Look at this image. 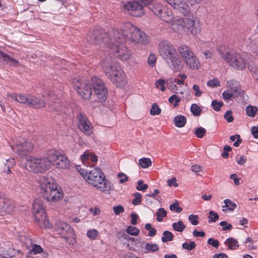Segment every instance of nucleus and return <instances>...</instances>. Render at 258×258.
<instances>
[{
    "label": "nucleus",
    "instance_id": "f257e3e1",
    "mask_svg": "<svg viewBox=\"0 0 258 258\" xmlns=\"http://www.w3.org/2000/svg\"><path fill=\"white\" fill-rule=\"evenodd\" d=\"M106 35L103 30H97L90 31L87 36V39L90 43L95 45L100 44L102 42H104L112 49L116 57L122 61L128 60L131 56V53L123 44L125 41H121L120 38L115 39V31L111 38Z\"/></svg>",
    "mask_w": 258,
    "mask_h": 258
},
{
    "label": "nucleus",
    "instance_id": "f03ea898",
    "mask_svg": "<svg viewBox=\"0 0 258 258\" xmlns=\"http://www.w3.org/2000/svg\"><path fill=\"white\" fill-rule=\"evenodd\" d=\"M75 85L80 95L84 99L88 100L92 95V87H93L94 95L101 101L106 99L107 91L104 87L103 81L94 77L90 81L84 79L77 80L75 82Z\"/></svg>",
    "mask_w": 258,
    "mask_h": 258
},
{
    "label": "nucleus",
    "instance_id": "7ed1b4c3",
    "mask_svg": "<svg viewBox=\"0 0 258 258\" xmlns=\"http://www.w3.org/2000/svg\"><path fill=\"white\" fill-rule=\"evenodd\" d=\"M77 169L88 184L96 187L100 191L108 194L113 190L112 183L105 179L100 169L94 168L89 171H85L79 166Z\"/></svg>",
    "mask_w": 258,
    "mask_h": 258
},
{
    "label": "nucleus",
    "instance_id": "20e7f679",
    "mask_svg": "<svg viewBox=\"0 0 258 258\" xmlns=\"http://www.w3.org/2000/svg\"><path fill=\"white\" fill-rule=\"evenodd\" d=\"M39 183L41 193L47 201L55 203L62 199L63 192L52 178L41 177Z\"/></svg>",
    "mask_w": 258,
    "mask_h": 258
},
{
    "label": "nucleus",
    "instance_id": "39448f33",
    "mask_svg": "<svg viewBox=\"0 0 258 258\" xmlns=\"http://www.w3.org/2000/svg\"><path fill=\"white\" fill-rule=\"evenodd\" d=\"M103 72L112 82L119 87L124 85L126 82L125 74L120 67L115 64L111 57H107L100 62Z\"/></svg>",
    "mask_w": 258,
    "mask_h": 258
},
{
    "label": "nucleus",
    "instance_id": "423d86ee",
    "mask_svg": "<svg viewBox=\"0 0 258 258\" xmlns=\"http://www.w3.org/2000/svg\"><path fill=\"white\" fill-rule=\"evenodd\" d=\"M159 52L170 68L175 71L182 69L183 66L181 60L170 42L167 41H161L159 44Z\"/></svg>",
    "mask_w": 258,
    "mask_h": 258
},
{
    "label": "nucleus",
    "instance_id": "0eeeda50",
    "mask_svg": "<svg viewBox=\"0 0 258 258\" xmlns=\"http://www.w3.org/2000/svg\"><path fill=\"white\" fill-rule=\"evenodd\" d=\"M115 38H120L121 41H125L127 39L132 42L142 44L148 42L147 37L145 33L136 26L127 24L123 30L115 31Z\"/></svg>",
    "mask_w": 258,
    "mask_h": 258
},
{
    "label": "nucleus",
    "instance_id": "6e6552de",
    "mask_svg": "<svg viewBox=\"0 0 258 258\" xmlns=\"http://www.w3.org/2000/svg\"><path fill=\"white\" fill-rule=\"evenodd\" d=\"M153 3V0H136L132 2L122 1L120 7L124 12L128 13L130 15L140 17L145 13V7L152 10Z\"/></svg>",
    "mask_w": 258,
    "mask_h": 258
},
{
    "label": "nucleus",
    "instance_id": "1a4fd4ad",
    "mask_svg": "<svg viewBox=\"0 0 258 258\" xmlns=\"http://www.w3.org/2000/svg\"><path fill=\"white\" fill-rule=\"evenodd\" d=\"M172 30L179 36L187 35L189 31L192 34L200 32L201 29L195 25L194 18H184L175 20L171 25Z\"/></svg>",
    "mask_w": 258,
    "mask_h": 258
},
{
    "label": "nucleus",
    "instance_id": "9d476101",
    "mask_svg": "<svg viewBox=\"0 0 258 258\" xmlns=\"http://www.w3.org/2000/svg\"><path fill=\"white\" fill-rule=\"evenodd\" d=\"M9 96L17 102L35 109L44 108L46 105L44 100L30 94H11Z\"/></svg>",
    "mask_w": 258,
    "mask_h": 258
},
{
    "label": "nucleus",
    "instance_id": "9b49d317",
    "mask_svg": "<svg viewBox=\"0 0 258 258\" xmlns=\"http://www.w3.org/2000/svg\"><path fill=\"white\" fill-rule=\"evenodd\" d=\"M178 52L188 69L195 70L200 68V62L189 46L182 45L178 47Z\"/></svg>",
    "mask_w": 258,
    "mask_h": 258
},
{
    "label": "nucleus",
    "instance_id": "f8f14e48",
    "mask_svg": "<svg viewBox=\"0 0 258 258\" xmlns=\"http://www.w3.org/2000/svg\"><path fill=\"white\" fill-rule=\"evenodd\" d=\"M32 213L34 215L35 222L39 223L42 228L51 227L47 219L45 212V206L42 199H36L34 200L32 206Z\"/></svg>",
    "mask_w": 258,
    "mask_h": 258
},
{
    "label": "nucleus",
    "instance_id": "ddd939ff",
    "mask_svg": "<svg viewBox=\"0 0 258 258\" xmlns=\"http://www.w3.org/2000/svg\"><path fill=\"white\" fill-rule=\"evenodd\" d=\"M55 231L70 245H74L76 241V235L70 225L63 222H59L55 225Z\"/></svg>",
    "mask_w": 258,
    "mask_h": 258
},
{
    "label": "nucleus",
    "instance_id": "4468645a",
    "mask_svg": "<svg viewBox=\"0 0 258 258\" xmlns=\"http://www.w3.org/2000/svg\"><path fill=\"white\" fill-rule=\"evenodd\" d=\"M221 57L233 68L242 70L246 63L243 57L235 51H226L220 53Z\"/></svg>",
    "mask_w": 258,
    "mask_h": 258
},
{
    "label": "nucleus",
    "instance_id": "2eb2a0df",
    "mask_svg": "<svg viewBox=\"0 0 258 258\" xmlns=\"http://www.w3.org/2000/svg\"><path fill=\"white\" fill-rule=\"evenodd\" d=\"M152 8L151 11L165 23H169L174 20L172 10L167 5H161L153 0Z\"/></svg>",
    "mask_w": 258,
    "mask_h": 258
},
{
    "label": "nucleus",
    "instance_id": "dca6fc26",
    "mask_svg": "<svg viewBox=\"0 0 258 258\" xmlns=\"http://www.w3.org/2000/svg\"><path fill=\"white\" fill-rule=\"evenodd\" d=\"M48 157L51 160V165L59 169H66L69 167V161L67 157L55 151H50Z\"/></svg>",
    "mask_w": 258,
    "mask_h": 258
},
{
    "label": "nucleus",
    "instance_id": "f3484780",
    "mask_svg": "<svg viewBox=\"0 0 258 258\" xmlns=\"http://www.w3.org/2000/svg\"><path fill=\"white\" fill-rule=\"evenodd\" d=\"M13 149L21 155H24L26 153L31 152L33 149L32 144L23 138H20L14 142Z\"/></svg>",
    "mask_w": 258,
    "mask_h": 258
},
{
    "label": "nucleus",
    "instance_id": "a211bd4d",
    "mask_svg": "<svg viewBox=\"0 0 258 258\" xmlns=\"http://www.w3.org/2000/svg\"><path fill=\"white\" fill-rule=\"evenodd\" d=\"M77 118V125L80 131L86 135H91L93 133L92 125L86 116L82 113H79Z\"/></svg>",
    "mask_w": 258,
    "mask_h": 258
},
{
    "label": "nucleus",
    "instance_id": "6ab92c4d",
    "mask_svg": "<svg viewBox=\"0 0 258 258\" xmlns=\"http://www.w3.org/2000/svg\"><path fill=\"white\" fill-rule=\"evenodd\" d=\"M169 4L179 13L186 16L189 13L190 8L185 0H166Z\"/></svg>",
    "mask_w": 258,
    "mask_h": 258
},
{
    "label": "nucleus",
    "instance_id": "aec40b11",
    "mask_svg": "<svg viewBox=\"0 0 258 258\" xmlns=\"http://www.w3.org/2000/svg\"><path fill=\"white\" fill-rule=\"evenodd\" d=\"M25 160L24 167L27 170L35 173L39 172L37 157L28 156L25 158Z\"/></svg>",
    "mask_w": 258,
    "mask_h": 258
},
{
    "label": "nucleus",
    "instance_id": "412c9836",
    "mask_svg": "<svg viewBox=\"0 0 258 258\" xmlns=\"http://www.w3.org/2000/svg\"><path fill=\"white\" fill-rule=\"evenodd\" d=\"M89 158H91V162L95 164L98 161V157L93 153L86 151L80 157L82 163L86 166H92L89 162ZM93 165V164H92Z\"/></svg>",
    "mask_w": 258,
    "mask_h": 258
},
{
    "label": "nucleus",
    "instance_id": "4be33fe9",
    "mask_svg": "<svg viewBox=\"0 0 258 258\" xmlns=\"http://www.w3.org/2000/svg\"><path fill=\"white\" fill-rule=\"evenodd\" d=\"M14 209V205L12 201L4 199L0 205V213L2 215L10 214Z\"/></svg>",
    "mask_w": 258,
    "mask_h": 258
},
{
    "label": "nucleus",
    "instance_id": "5701e85b",
    "mask_svg": "<svg viewBox=\"0 0 258 258\" xmlns=\"http://www.w3.org/2000/svg\"><path fill=\"white\" fill-rule=\"evenodd\" d=\"M39 172H43L48 170L51 166V160L48 157V153L45 157H37Z\"/></svg>",
    "mask_w": 258,
    "mask_h": 258
},
{
    "label": "nucleus",
    "instance_id": "b1692460",
    "mask_svg": "<svg viewBox=\"0 0 258 258\" xmlns=\"http://www.w3.org/2000/svg\"><path fill=\"white\" fill-rule=\"evenodd\" d=\"M117 237L119 240L124 245H125L126 247L128 248L129 250H134V249L130 246L129 242L130 241H134L135 238L133 237H131L127 234L124 232V231L120 230L118 232Z\"/></svg>",
    "mask_w": 258,
    "mask_h": 258
},
{
    "label": "nucleus",
    "instance_id": "393cba45",
    "mask_svg": "<svg viewBox=\"0 0 258 258\" xmlns=\"http://www.w3.org/2000/svg\"><path fill=\"white\" fill-rule=\"evenodd\" d=\"M171 90L175 93L179 92L180 94H183V91L181 90V88L183 86L184 83L183 81L180 80L179 79H171L169 80Z\"/></svg>",
    "mask_w": 258,
    "mask_h": 258
},
{
    "label": "nucleus",
    "instance_id": "a878e982",
    "mask_svg": "<svg viewBox=\"0 0 258 258\" xmlns=\"http://www.w3.org/2000/svg\"><path fill=\"white\" fill-rule=\"evenodd\" d=\"M226 86L228 90L233 91L235 93H240L239 83L235 80H229L227 82Z\"/></svg>",
    "mask_w": 258,
    "mask_h": 258
},
{
    "label": "nucleus",
    "instance_id": "bb28decb",
    "mask_svg": "<svg viewBox=\"0 0 258 258\" xmlns=\"http://www.w3.org/2000/svg\"><path fill=\"white\" fill-rule=\"evenodd\" d=\"M224 203L225 205L222 207L223 212H227L228 211H232L236 207V205L233 203L230 200H225Z\"/></svg>",
    "mask_w": 258,
    "mask_h": 258
},
{
    "label": "nucleus",
    "instance_id": "cd10ccee",
    "mask_svg": "<svg viewBox=\"0 0 258 258\" xmlns=\"http://www.w3.org/2000/svg\"><path fill=\"white\" fill-rule=\"evenodd\" d=\"M174 122L177 127H182L185 124L186 122V119L184 116L179 115L174 118Z\"/></svg>",
    "mask_w": 258,
    "mask_h": 258
},
{
    "label": "nucleus",
    "instance_id": "c85d7f7f",
    "mask_svg": "<svg viewBox=\"0 0 258 258\" xmlns=\"http://www.w3.org/2000/svg\"><path fill=\"white\" fill-rule=\"evenodd\" d=\"M225 244L227 245L230 249H236L239 247V244L237 240L233 238H228L225 242Z\"/></svg>",
    "mask_w": 258,
    "mask_h": 258
},
{
    "label": "nucleus",
    "instance_id": "c756f323",
    "mask_svg": "<svg viewBox=\"0 0 258 258\" xmlns=\"http://www.w3.org/2000/svg\"><path fill=\"white\" fill-rule=\"evenodd\" d=\"M239 94L237 93H235L233 91L226 90L223 92L222 93V96L224 99L225 100H231L232 98H235L238 97L239 96Z\"/></svg>",
    "mask_w": 258,
    "mask_h": 258
},
{
    "label": "nucleus",
    "instance_id": "7c9ffc66",
    "mask_svg": "<svg viewBox=\"0 0 258 258\" xmlns=\"http://www.w3.org/2000/svg\"><path fill=\"white\" fill-rule=\"evenodd\" d=\"M86 235L89 239L94 240L99 236V232L95 229H89L87 231Z\"/></svg>",
    "mask_w": 258,
    "mask_h": 258
},
{
    "label": "nucleus",
    "instance_id": "2f4dec72",
    "mask_svg": "<svg viewBox=\"0 0 258 258\" xmlns=\"http://www.w3.org/2000/svg\"><path fill=\"white\" fill-rule=\"evenodd\" d=\"M139 164L143 168H146L151 166L152 161L149 158H142L139 160Z\"/></svg>",
    "mask_w": 258,
    "mask_h": 258
},
{
    "label": "nucleus",
    "instance_id": "473e14b6",
    "mask_svg": "<svg viewBox=\"0 0 258 258\" xmlns=\"http://www.w3.org/2000/svg\"><path fill=\"white\" fill-rule=\"evenodd\" d=\"M172 227L174 230L181 232L185 229V226L182 221H178L177 222H175L172 224Z\"/></svg>",
    "mask_w": 258,
    "mask_h": 258
},
{
    "label": "nucleus",
    "instance_id": "72a5a7b5",
    "mask_svg": "<svg viewBox=\"0 0 258 258\" xmlns=\"http://www.w3.org/2000/svg\"><path fill=\"white\" fill-rule=\"evenodd\" d=\"M167 215V212L163 208H160L158 209L156 213V220L158 222H161L163 218L165 217Z\"/></svg>",
    "mask_w": 258,
    "mask_h": 258
},
{
    "label": "nucleus",
    "instance_id": "f704fd0d",
    "mask_svg": "<svg viewBox=\"0 0 258 258\" xmlns=\"http://www.w3.org/2000/svg\"><path fill=\"white\" fill-rule=\"evenodd\" d=\"M126 232L132 235L137 236L139 234L140 230L136 227L129 226L127 227Z\"/></svg>",
    "mask_w": 258,
    "mask_h": 258
},
{
    "label": "nucleus",
    "instance_id": "c9c22d12",
    "mask_svg": "<svg viewBox=\"0 0 258 258\" xmlns=\"http://www.w3.org/2000/svg\"><path fill=\"white\" fill-rule=\"evenodd\" d=\"M196 244L194 241H192L185 242L182 245V248L187 250H191L194 249L196 247Z\"/></svg>",
    "mask_w": 258,
    "mask_h": 258
},
{
    "label": "nucleus",
    "instance_id": "e433bc0d",
    "mask_svg": "<svg viewBox=\"0 0 258 258\" xmlns=\"http://www.w3.org/2000/svg\"><path fill=\"white\" fill-rule=\"evenodd\" d=\"M257 111L256 107L253 106H248L246 107V112L248 116L250 117H254Z\"/></svg>",
    "mask_w": 258,
    "mask_h": 258
},
{
    "label": "nucleus",
    "instance_id": "4c0bfd02",
    "mask_svg": "<svg viewBox=\"0 0 258 258\" xmlns=\"http://www.w3.org/2000/svg\"><path fill=\"white\" fill-rule=\"evenodd\" d=\"M145 248L147 252H154L158 250L159 246L155 243H148L146 244Z\"/></svg>",
    "mask_w": 258,
    "mask_h": 258
},
{
    "label": "nucleus",
    "instance_id": "58836bf2",
    "mask_svg": "<svg viewBox=\"0 0 258 258\" xmlns=\"http://www.w3.org/2000/svg\"><path fill=\"white\" fill-rule=\"evenodd\" d=\"M163 236L162 237V241L163 242H166L168 241H170L173 239V235L172 234L168 231H165L163 232Z\"/></svg>",
    "mask_w": 258,
    "mask_h": 258
},
{
    "label": "nucleus",
    "instance_id": "ea45409f",
    "mask_svg": "<svg viewBox=\"0 0 258 258\" xmlns=\"http://www.w3.org/2000/svg\"><path fill=\"white\" fill-rule=\"evenodd\" d=\"M43 251V248L38 245L33 244L32 246V249L29 251L30 254H36L41 252Z\"/></svg>",
    "mask_w": 258,
    "mask_h": 258
},
{
    "label": "nucleus",
    "instance_id": "a19ab883",
    "mask_svg": "<svg viewBox=\"0 0 258 258\" xmlns=\"http://www.w3.org/2000/svg\"><path fill=\"white\" fill-rule=\"evenodd\" d=\"M220 83L219 80L217 78H214L210 80L207 83V85L211 88L216 87L220 86Z\"/></svg>",
    "mask_w": 258,
    "mask_h": 258
},
{
    "label": "nucleus",
    "instance_id": "79ce46f5",
    "mask_svg": "<svg viewBox=\"0 0 258 258\" xmlns=\"http://www.w3.org/2000/svg\"><path fill=\"white\" fill-rule=\"evenodd\" d=\"M168 101L169 102L172 104L174 107H176L180 102V99L176 95L174 94L169 98Z\"/></svg>",
    "mask_w": 258,
    "mask_h": 258
},
{
    "label": "nucleus",
    "instance_id": "37998d69",
    "mask_svg": "<svg viewBox=\"0 0 258 258\" xmlns=\"http://www.w3.org/2000/svg\"><path fill=\"white\" fill-rule=\"evenodd\" d=\"M161 112V109L158 106V105L156 103H154L152 108L150 110V114L152 115H158Z\"/></svg>",
    "mask_w": 258,
    "mask_h": 258
},
{
    "label": "nucleus",
    "instance_id": "c03bdc74",
    "mask_svg": "<svg viewBox=\"0 0 258 258\" xmlns=\"http://www.w3.org/2000/svg\"><path fill=\"white\" fill-rule=\"evenodd\" d=\"M190 110L191 112L195 116L199 115L201 111L200 107L196 104H192L191 105Z\"/></svg>",
    "mask_w": 258,
    "mask_h": 258
},
{
    "label": "nucleus",
    "instance_id": "a18cd8bd",
    "mask_svg": "<svg viewBox=\"0 0 258 258\" xmlns=\"http://www.w3.org/2000/svg\"><path fill=\"white\" fill-rule=\"evenodd\" d=\"M145 228L147 230L149 231L148 235L149 236L153 237L156 235V230L155 229L152 227L150 224H146Z\"/></svg>",
    "mask_w": 258,
    "mask_h": 258
},
{
    "label": "nucleus",
    "instance_id": "49530a36",
    "mask_svg": "<svg viewBox=\"0 0 258 258\" xmlns=\"http://www.w3.org/2000/svg\"><path fill=\"white\" fill-rule=\"evenodd\" d=\"M230 139L232 142H234V141L236 140V142H235L233 144L235 147H238L239 146L240 143L241 142L240 137L238 135L231 136L230 138Z\"/></svg>",
    "mask_w": 258,
    "mask_h": 258
},
{
    "label": "nucleus",
    "instance_id": "de8ad7c7",
    "mask_svg": "<svg viewBox=\"0 0 258 258\" xmlns=\"http://www.w3.org/2000/svg\"><path fill=\"white\" fill-rule=\"evenodd\" d=\"M165 84V82L164 80L160 79L156 82V87L162 91H164L166 89Z\"/></svg>",
    "mask_w": 258,
    "mask_h": 258
},
{
    "label": "nucleus",
    "instance_id": "09e8293b",
    "mask_svg": "<svg viewBox=\"0 0 258 258\" xmlns=\"http://www.w3.org/2000/svg\"><path fill=\"white\" fill-rule=\"evenodd\" d=\"M199 218V216L196 215L191 214L188 216V220L193 225H197L198 224Z\"/></svg>",
    "mask_w": 258,
    "mask_h": 258
},
{
    "label": "nucleus",
    "instance_id": "8fccbe9b",
    "mask_svg": "<svg viewBox=\"0 0 258 258\" xmlns=\"http://www.w3.org/2000/svg\"><path fill=\"white\" fill-rule=\"evenodd\" d=\"M156 60L157 58L154 54H150L148 61L149 65L151 67H154L156 63Z\"/></svg>",
    "mask_w": 258,
    "mask_h": 258
},
{
    "label": "nucleus",
    "instance_id": "3c124183",
    "mask_svg": "<svg viewBox=\"0 0 258 258\" xmlns=\"http://www.w3.org/2000/svg\"><path fill=\"white\" fill-rule=\"evenodd\" d=\"M148 184H144L142 180L138 181V186L136 187L137 190L144 191L148 188Z\"/></svg>",
    "mask_w": 258,
    "mask_h": 258
},
{
    "label": "nucleus",
    "instance_id": "603ef678",
    "mask_svg": "<svg viewBox=\"0 0 258 258\" xmlns=\"http://www.w3.org/2000/svg\"><path fill=\"white\" fill-rule=\"evenodd\" d=\"M206 132V130L204 128L201 127L196 129L195 134L198 138H202L204 137Z\"/></svg>",
    "mask_w": 258,
    "mask_h": 258
},
{
    "label": "nucleus",
    "instance_id": "864d4df0",
    "mask_svg": "<svg viewBox=\"0 0 258 258\" xmlns=\"http://www.w3.org/2000/svg\"><path fill=\"white\" fill-rule=\"evenodd\" d=\"M223 105V103L221 101H217L214 100L212 102V106L213 109L216 111H219L220 109L221 106Z\"/></svg>",
    "mask_w": 258,
    "mask_h": 258
},
{
    "label": "nucleus",
    "instance_id": "5fc2aeb1",
    "mask_svg": "<svg viewBox=\"0 0 258 258\" xmlns=\"http://www.w3.org/2000/svg\"><path fill=\"white\" fill-rule=\"evenodd\" d=\"M192 89L195 91V96L200 97L202 95L203 91L200 90V87L198 85L194 84L192 86Z\"/></svg>",
    "mask_w": 258,
    "mask_h": 258
},
{
    "label": "nucleus",
    "instance_id": "6e6d98bb",
    "mask_svg": "<svg viewBox=\"0 0 258 258\" xmlns=\"http://www.w3.org/2000/svg\"><path fill=\"white\" fill-rule=\"evenodd\" d=\"M219 215L213 211L209 212V219L211 222H215L219 219Z\"/></svg>",
    "mask_w": 258,
    "mask_h": 258
},
{
    "label": "nucleus",
    "instance_id": "4d7b16f0",
    "mask_svg": "<svg viewBox=\"0 0 258 258\" xmlns=\"http://www.w3.org/2000/svg\"><path fill=\"white\" fill-rule=\"evenodd\" d=\"M170 209L171 211H174L178 213L182 210V208L179 206L178 204L176 203L170 205Z\"/></svg>",
    "mask_w": 258,
    "mask_h": 258
},
{
    "label": "nucleus",
    "instance_id": "13d9d810",
    "mask_svg": "<svg viewBox=\"0 0 258 258\" xmlns=\"http://www.w3.org/2000/svg\"><path fill=\"white\" fill-rule=\"evenodd\" d=\"M134 197L135 199L133 201V204L134 205H137L141 202L142 195L139 192H136L134 194Z\"/></svg>",
    "mask_w": 258,
    "mask_h": 258
},
{
    "label": "nucleus",
    "instance_id": "bf43d9fd",
    "mask_svg": "<svg viewBox=\"0 0 258 258\" xmlns=\"http://www.w3.org/2000/svg\"><path fill=\"white\" fill-rule=\"evenodd\" d=\"M220 225L223 227V230H231L232 228V225L226 221L221 222Z\"/></svg>",
    "mask_w": 258,
    "mask_h": 258
},
{
    "label": "nucleus",
    "instance_id": "052dcab7",
    "mask_svg": "<svg viewBox=\"0 0 258 258\" xmlns=\"http://www.w3.org/2000/svg\"><path fill=\"white\" fill-rule=\"evenodd\" d=\"M231 114V110H228L224 114V118L228 122H231L233 120V117Z\"/></svg>",
    "mask_w": 258,
    "mask_h": 258
},
{
    "label": "nucleus",
    "instance_id": "680f3d73",
    "mask_svg": "<svg viewBox=\"0 0 258 258\" xmlns=\"http://www.w3.org/2000/svg\"><path fill=\"white\" fill-rule=\"evenodd\" d=\"M208 244L211 245L215 248H217L219 245V242L218 240L214 239L212 238H209L207 241Z\"/></svg>",
    "mask_w": 258,
    "mask_h": 258
},
{
    "label": "nucleus",
    "instance_id": "e2e57ef3",
    "mask_svg": "<svg viewBox=\"0 0 258 258\" xmlns=\"http://www.w3.org/2000/svg\"><path fill=\"white\" fill-rule=\"evenodd\" d=\"M118 177L119 179V183H123L128 180L127 176L123 173H119L118 174Z\"/></svg>",
    "mask_w": 258,
    "mask_h": 258
},
{
    "label": "nucleus",
    "instance_id": "0e129e2a",
    "mask_svg": "<svg viewBox=\"0 0 258 258\" xmlns=\"http://www.w3.org/2000/svg\"><path fill=\"white\" fill-rule=\"evenodd\" d=\"M246 161V159L243 156H237L236 157V161L239 165H243Z\"/></svg>",
    "mask_w": 258,
    "mask_h": 258
},
{
    "label": "nucleus",
    "instance_id": "69168bd1",
    "mask_svg": "<svg viewBox=\"0 0 258 258\" xmlns=\"http://www.w3.org/2000/svg\"><path fill=\"white\" fill-rule=\"evenodd\" d=\"M113 210L116 215H119L120 213H123L124 212V209L121 206L114 207Z\"/></svg>",
    "mask_w": 258,
    "mask_h": 258
},
{
    "label": "nucleus",
    "instance_id": "338daca9",
    "mask_svg": "<svg viewBox=\"0 0 258 258\" xmlns=\"http://www.w3.org/2000/svg\"><path fill=\"white\" fill-rule=\"evenodd\" d=\"M251 133L255 138H258V126H253Z\"/></svg>",
    "mask_w": 258,
    "mask_h": 258
},
{
    "label": "nucleus",
    "instance_id": "774afa93",
    "mask_svg": "<svg viewBox=\"0 0 258 258\" xmlns=\"http://www.w3.org/2000/svg\"><path fill=\"white\" fill-rule=\"evenodd\" d=\"M123 258H141L139 256H138L135 254L132 253V252H127L125 253L124 255Z\"/></svg>",
    "mask_w": 258,
    "mask_h": 258
}]
</instances>
